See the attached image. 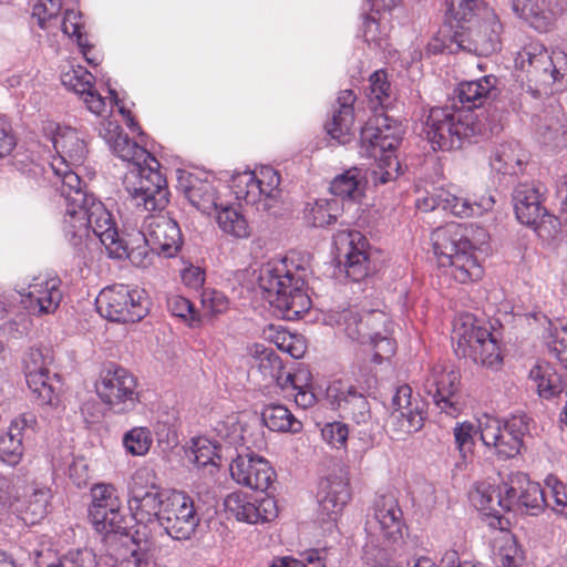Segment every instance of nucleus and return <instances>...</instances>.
<instances>
[{"label": "nucleus", "instance_id": "7ed1b4c3", "mask_svg": "<svg viewBox=\"0 0 567 567\" xmlns=\"http://www.w3.org/2000/svg\"><path fill=\"white\" fill-rule=\"evenodd\" d=\"M327 320L351 340L372 344L374 363L388 361L396 352V342L390 336L392 321L383 311L371 310L361 315L355 307L332 309Z\"/></svg>", "mask_w": 567, "mask_h": 567}, {"label": "nucleus", "instance_id": "b1692460", "mask_svg": "<svg viewBox=\"0 0 567 567\" xmlns=\"http://www.w3.org/2000/svg\"><path fill=\"white\" fill-rule=\"evenodd\" d=\"M513 202L517 219L526 226L538 229L545 217L550 223L554 219L553 216L546 213L540 188L534 183L518 184L513 193Z\"/></svg>", "mask_w": 567, "mask_h": 567}, {"label": "nucleus", "instance_id": "ea45409f", "mask_svg": "<svg viewBox=\"0 0 567 567\" xmlns=\"http://www.w3.org/2000/svg\"><path fill=\"white\" fill-rule=\"evenodd\" d=\"M264 424L272 432L298 434L303 424L282 404H270L261 412Z\"/></svg>", "mask_w": 567, "mask_h": 567}, {"label": "nucleus", "instance_id": "6e6d98bb", "mask_svg": "<svg viewBox=\"0 0 567 567\" xmlns=\"http://www.w3.org/2000/svg\"><path fill=\"white\" fill-rule=\"evenodd\" d=\"M359 175L360 172L358 168H350L343 174L337 176L330 185V190L333 195L338 197H353L358 190L359 186Z\"/></svg>", "mask_w": 567, "mask_h": 567}, {"label": "nucleus", "instance_id": "6ab92c4d", "mask_svg": "<svg viewBox=\"0 0 567 567\" xmlns=\"http://www.w3.org/2000/svg\"><path fill=\"white\" fill-rule=\"evenodd\" d=\"M338 256L344 259L347 276L353 281H360L368 275L369 243L358 230H339L333 237Z\"/></svg>", "mask_w": 567, "mask_h": 567}, {"label": "nucleus", "instance_id": "cd10ccee", "mask_svg": "<svg viewBox=\"0 0 567 567\" xmlns=\"http://www.w3.org/2000/svg\"><path fill=\"white\" fill-rule=\"evenodd\" d=\"M181 503L161 517L165 532L176 540L189 539L199 523L192 498H178Z\"/></svg>", "mask_w": 567, "mask_h": 567}, {"label": "nucleus", "instance_id": "72a5a7b5", "mask_svg": "<svg viewBox=\"0 0 567 567\" xmlns=\"http://www.w3.org/2000/svg\"><path fill=\"white\" fill-rule=\"evenodd\" d=\"M495 83L496 78L493 75L461 82L455 90V100L460 104V110L472 113L473 110L482 107L495 90Z\"/></svg>", "mask_w": 567, "mask_h": 567}, {"label": "nucleus", "instance_id": "20e7f679", "mask_svg": "<svg viewBox=\"0 0 567 567\" xmlns=\"http://www.w3.org/2000/svg\"><path fill=\"white\" fill-rule=\"evenodd\" d=\"M433 247L439 264L449 268L447 274L454 281L467 285L483 278L484 268L462 225L450 223L437 228L433 233Z\"/></svg>", "mask_w": 567, "mask_h": 567}, {"label": "nucleus", "instance_id": "3c124183", "mask_svg": "<svg viewBox=\"0 0 567 567\" xmlns=\"http://www.w3.org/2000/svg\"><path fill=\"white\" fill-rule=\"evenodd\" d=\"M153 444L151 430L146 426H136L123 436V445L127 453L134 456H144Z\"/></svg>", "mask_w": 567, "mask_h": 567}, {"label": "nucleus", "instance_id": "f257e3e1", "mask_svg": "<svg viewBox=\"0 0 567 567\" xmlns=\"http://www.w3.org/2000/svg\"><path fill=\"white\" fill-rule=\"evenodd\" d=\"M68 213L63 216V230L72 238L87 237L92 231L105 247L110 258H127L135 267L146 269L153 265L156 250L152 248L142 231L127 235V239L120 237L115 220L99 199L89 198L87 210L85 197L79 190L73 193Z\"/></svg>", "mask_w": 567, "mask_h": 567}, {"label": "nucleus", "instance_id": "0e129e2a", "mask_svg": "<svg viewBox=\"0 0 567 567\" xmlns=\"http://www.w3.org/2000/svg\"><path fill=\"white\" fill-rule=\"evenodd\" d=\"M319 493L324 496H341L349 493V482L343 474H331L319 482Z\"/></svg>", "mask_w": 567, "mask_h": 567}, {"label": "nucleus", "instance_id": "9d476101", "mask_svg": "<svg viewBox=\"0 0 567 567\" xmlns=\"http://www.w3.org/2000/svg\"><path fill=\"white\" fill-rule=\"evenodd\" d=\"M94 388L101 402L117 414L130 413L142 403L143 392L137 377L118 364L103 369Z\"/></svg>", "mask_w": 567, "mask_h": 567}, {"label": "nucleus", "instance_id": "bb28decb", "mask_svg": "<svg viewBox=\"0 0 567 567\" xmlns=\"http://www.w3.org/2000/svg\"><path fill=\"white\" fill-rule=\"evenodd\" d=\"M224 507L249 524L269 522L278 515L276 498H224Z\"/></svg>", "mask_w": 567, "mask_h": 567}, {"label": "nucleus", "instance_id": "a878e982", "mask_svg": "<svg viewBox=\"0 0 567 567\" xmlns=\"http://www.w3.org/2000/svg\"><path fill=\"white\" fill-rule=\"evenodd\" d=\"M37 417L33 413H22L14 417L7 432L0 435V460L10 466L18 465L23 456V439L34 432Z\"/></svg>", "mask_w": 567, "mask_h": 567}, {"label": "nucleus", "instance_id": "e433bc0d", "mask_svg": "<svg viewBox=\"0 0 567 567\" xmlns=\"http://www.w3.org/2000/svg\"><path fill=\"white\" fill-rule=\"evenodd\" d=\"M439 205L444 210H449L454 216L461 218L478 217L489 210L494 205L492 196L482 198L481 202H471L468 198L458 196L450 189L440 188L437 190Z\"/></svg>", "mask_w": 567, "mask_h": 567}, {"label": "nucleus", "instance_id": "ddd939ff", "mask_svg": "<svg viewBox=\"0 0 567 567\" xmlns=\"http://www.w3.org/2000/svg\"><path fill=\"white\" fill-rule=\"evenodd\" d=\"M514 501L516 498H481L482 511L487 508L486 505L492 509L485 515L488 518V526L493 529L491 546L497 567H520L523 561V553L516 538L506 527L508 520L501 515V511L511 509Z\"/></svg>", "mask_w": 567, "mask_h": 567}, {"label": "nucleus", "instance_id": "338daca9", "mask_svg": "<svg viewBox=\"0 0 567 567\" xmlns=\"http://www.w3.org/2000/svg\"><path fill=\"white\" fill-rule=\"evenodd\" d=\"M344 403V409L352 413L353 419H355L358 423L364 422L369 416V402L362 394H358L355 390H349Z\"/></svg>", "mask_w": 567, "mask_h": 567}, {"label": "nucleus", "instance_id": "58836bf2", "mask_svg": "<svg viewBox=\"0 0 567 567\" xmlns=\"http://www.w3.org/2000/svg\"><path fill=\"white\" fill-rule=\"evenodd\" d=\"M216 431L221 439L234 445H247V447L252 445L259 449L265 444V440L261 435L252 439L251 427L244 424L239 421L238 416L234 414L226 416L225 420L219 422Z\"/></svg>", "mask_w": 567, "mask_h": 567}, {"label": "nucleus", "instance_id": "393cba45", "mask_svg": "<svg viewBox=\"0 0 567 567\" xmlns=\"http://www.w3.org/2000/svg\"><path fill=\"white\" fill-rule=\"evenodd\" d=\"M62 84L79 95L86 109L95 115L106 111L105 99L95 89V76L81 65L70 66L61 74Z\"/></svg>", "mask_w": 567, "mask_h": 567}, {"label": "nucleus", "instance_id": "49530a36", "mask_svg": "<svg viewBox=\"0 0 567 567\" xmlns=\"http://www.w3.org/2000/svg\"><path fill=\"white\" fill-rule=\"evenodd\" d=\"M113 153L125 162L133 163L134 167L147 161L153 155L126 134L118 132L111 144Z\"/></svg>", "mask_w": 567, "mask_h": 567}, {"label": "nucleus", "instance_id": "052dcab7", "mask_svg": "<svg viewBox=\"0 0 567 567\" xmlns=\"http://www.w3.org/2000/svg\"><path fill=\"white\" fill-rule=\"evenodd\" d=\"M155 501L156 498H128L127 508L131 518L138 524L151 522L153 517L157 516L156 506L150 504L155 503Z\"/></svg>", "mask_w": 567, "mask_h": 567}, {"label": "nucleus", "instance_id": "473e14b6", "mask_svg": "<svg viewBox=\"0 0 567 567\" xmlns=\"http://www.w3.org/2000/svg\"><path fill=\"white\" fill-rule=\"evenodd\" d=\"M337 102L339 109L333 112L331 120L327 122L326 130L333 140L346 144L352 136L355 95L351 90H343L339 93Z\"/></svg>", "mask_w": 567, "mask_h": 567}, {"label": "nucleus", "instance_id": "a18cd8bd", "mask_svg": "<svg viewBox=\"0 0 567 567\" xmlns=\"http://www.w3.org/2000/svg\"><path fill=\"white\" fill-rule=\"evenodd\" d=\"M341 210L337 198L318 199L307 208L306 217L312 226L324 227L336 223Z\"/></svg>", "mask_w": 567, "mask_h": 567}, {"label": "nucleus", "instance_id": "4c0bfd02", "mask_svg": "<svg viewBox=\"0 0 567 567\" xmlns=\"http://www.w3.org/2000/svg\"><path fill=\"white\" fill-rule=\"evenodd\" d=\"M446 19L453 32L470 28L483 17L484 9L478 0H445Z\"/></svg>", "mask_w": 567, "mask_h": 567}, {"label": "nucleus", "instance_id": "aec40b11", "mask_svg": "<svg viewBox=\"0 0 567 567\" xmlns=\"http://www.w3.org/2000/svg\"><path fill=\"white\" fill-rule=\"evenodd\" d=\"M480 496H544V489L537 482H533L523 472H515L503 477L499 473L492 471L484 481L475 486Z\"/></svg>", "mask_w": 567, "mask_h": 567}, {"label": "nucleus", "instance_id": "f03ea898", "mask_svg": "<svg viewBox=\"0 0 567 567\" xmlns=\"http://www.w3.org/2000/svg\"><path fill=\"white\" fill-rule=\"evenodd\" d=\"M307 269L286 257L268 262L260 272L259 286L270 303L289 320L299 318L311 307L306 291Z\"/></svg>", "mask_w": 567, "mask_h": 567}, {"label": "nucleus", "instance_id": "680f3d73", "mask_svg": "<svg viewBox=\"0 0 567 567\" xmlns=\"http://www.w3.org/2000/svg\"><path fill=\"white\" fill-rule=\"evenodd\" d=\"M322 439L334 449H346L349 429L341 422L328 423L321 430Z\"/></svg>", "mask_w": 567, "mask_h": 567}, {"label": "nucleus", "instance_id": "4d7b16f0", "mask_svg": "<svg viewBox=\"0 0 567 567\" xmlns=\"http://www.w3.org/2000/svg\"><path fill=\"white\" fill-rule=\"evenodd\" d=\"M51 363L52 357L49 350L30 349L23 359L25 378L49 372Z\"/></svg>", "mask_w": 567, "mask_h": 567}, {"label": "nucleus", "instance_id": "a19ab883", "mask_svg": "<svg viewBox=\"0 0 567 567\" xmlns=\"http://www.w3.org/2000/svg\"><path fill=\"white\" fill-rule=\"evenodd\" d=\"M231 189L238 200L247 205H262L264 209L271 208L272 204L267 203L254 172H244L233 178Z\"/></svg>", "mask_w": 567, "mask_h": 567}, {"label": "nucleus", "instance_id": "6e6552de", "mask_svg": "<svg viewBox=\"0 0 567 567\" xmlns=\"http://www.w3.org/2000/svg\"><path fill=\"white\" fill-rule=\"evenodd\" d=\"M424 132L434 151L461 148L465 140L476 134L475 115L449 106L432 107Z\"/></svg>", "mask_w": 567, "mask_h": 567}, {"label": "nucleus", "instance_id": "5fc2aeb1", "mask_svg": "<svg viewBox=\"0 0 567 567\" xmlns=\"http://www.w3.org/2000/svg\"><path fill=\"white\" fill-rule=\"evenodd\" d=\"M258 184L262 190V196L267 203H271L279 194L280 175L270 166H261L254 171Z\"/></svg>", "mask_w": 567, "mask_h": 567}, {"label": "nucleus", "instance_id": "f8f14e48", "mask_svg": "<svg viewBox=\"0 0 567 567\" xmlns=\"http://www.w3.org/2000/svg\"><path fill=\"white\" fill-rule=\"evenodd\" d=\"M516 68L529 75V81L551 85L567 75V53L553 49L548 53L538 40H529L515 58Z\"/></svg>", "mask_w": 567, "mask_h": 567}, {"label": "nucleus", "instance_id": "8fccbe9b", "mask_svg": "<svg viewBox=\"0 0 567 567\" xmlns=\"http://www.w3.org/2000/svg\"><path fill=\"white\" fill-rule=\"evenodd\" d=\"M194 462L198 467H217L221 461L220 446L205 436L193 439Z\"/></svg>", "mask_w": 567, "mask_h": 567}, {"label": "nucleus", "instance_id": "864d4df0", "mask_svg": "<svg viewBox=\"0 0 567 567\" xmlns=\"http://www.w3.org/2000/svg\"><path fill=\"white\" fill-rule=\"evenodd\" d=\"M272 340L277 348L288 353L291 358L300 359L307 351V343L302 336L290 333L287 330L276 331Z\"/></svg>", "mask_w": 567, "mask_h": 567}, {"label": "nucleus", "instance_id": "1a4fd4ad", "mask_svg": "<svg viewBox=\"0 0 567 567\" xmlns=\"http://www.w3.org/2000/svg\"><path fill=\"white\" fill-rule=\"evenodd\" d=\"M255 358L258 371L268 382H275L287 395H291L298 406L308 409L316 403L312 391L311 373L306 369L286 372L281 359L272 349L262 346L255 347Z\"/></svg>", "mask_w": 567, "mask_h": 567}, {"label": "nucleus", "instance_id": "79ce46f5", "mask_svg": "<svg viewBox=\"0 0 567 567\" xmlns=\"http://www.w3.org/2000/svg\"><path fill=\"white\" fill-rule=\"evenodd\" d=\"M370 92L369 102L371 107L377 112L379 109L384 110L391 105L392 102V87L388 80V74L384 70H377L369 78ZM375 115H384L383 112L375 113Z\"/></svg>", "mask_w": 567, "mask_h": 567}, {"label": "nucleus", "instance_id": "2eb2a0df", "mask_svg": "<svg viewBox=\"0 0 567 567\" xmlns=\"http://www.w3.org/2000/svg\"><path fill=\"white\" fill-rule=\"evenodd\" d=\"M89 514L99 533L116 535L122 534L127 527L126 515L120 498H93ZM121 540H123V545L127 547L126 551L130 554V557L126 558L127 563H133L134 567H144L146 555L141 546L130 540L126 535H121Z\"/></svg>", "mask_w": 567, "mask_h": 567}, {"label": "nucleus", "instance_id": "423d86ee", "mask_svg": "<svg viewBox=\"0 0 567 567\" xmlns=\"http://www.w3.org/2000/svg\"><path fill=\"white\" fill-rule=\"evenodd\" d=\"M401 138V125L389 116L370 117L361 128L362 146L378 161L372 172L375 184H386L400 175L401 165L394 152Z\"/></svg>", "mask_w": 567, "mask_h": 567}, {"label": "nucleus", "instance_id": "2f4dec72", "mask_svg": "<svg viewBox=\"0 0 567 567\" xmlns=\"http://www.w3.org/2000/svg\"><path fill=\"white\" fill-rule=\"evenodd\" d=\"M179 187L188 202L204 214L217 210V195L214 185L197 175L186 173L179 176Z\"/></svg>", "mask_w": 567, "mask_h": 567}, {"label": "nucleus", "instance_id": "37998d69", "mask_svg": "<svg viewBox=\"0 0 567 567\" xmlns=\"http://www.w3.org/2000/svg\"><path fill=\"white\" fill-rule=\"evenodd\" d=\"M27 384L40 404H54L58 401L56 383L60 382L56 374L49 372L33 374L25 378Z\"/></svg>", "mask_w": 567, "mask_h": 567}, {"label": "nucleus", "instance_id": "f704fd0d", "mask_svg": "<svg viewBox=\"0 0 567 567\" xmlns=\"http://www.w3.org/2000/svg\"><path fill=\"white\" fill-rule=\"evenodd\" d=\"M528 380L542 399L550 400L563 392L567 394V373L560 375L549 362L538 361L529 370Z\"/></svg>", "mask_w": 567, "mask_h": 567}, {"label": "nucleus", "instance_id": "9b49d317", "mask_svg": "<svg viewBox=\"0 0 567 567\" xmlns=\"http://www.w3.org/2000/svg\"><path fill=\"white\" fill-rule=\"evenodd\" d=\"M99 313L113 322L134 323L150 311L147 293L138 287L115 284L102 289L96 298Z\"/></svg>", "mask_w": 567, "mask_h": 567}, {"label": "nucleus", "instance_id": "c85d7f7f", "mask_svg": "<svg viewBox=\"0 0 567 567\" xmlns=\"http://www.w3.org/2000/svg\"><path fill=\"white\" fill-rule=\"evenodd\" d=\"M514 13L538 32H548L555 24L554 0H511Z\"/></svg>", "mask_w": 567, "mask_h": 567}, {"label": "nucleus", "instance_id": "de8ad7c7", "mask_svg": "<svg viewBox=\"0 0 567 567\" xmlns=\"http://www.w3.org/2000/svg\"><path fill=\"white\" fill-rule=\"evenodd\" d=\"M468 359L475 363L493 370H498L502 367L503 357L501 353V348L491 331L489 337L484 338L478 347L474 348V351Z\"/></svg>", "mask_w": 567, "mask_h": 567}, {"label": "nucleus", "instance_id": "412c9836", "mask_svg": "<svg viewBox=\"0 0 567 567\" xmlns=\"http://www.w3.org/2000/svg\"><path fill=\"white\" fill-rule=\"evenodd\" d=\"M234 481L256 492H267L272 485L276 473L270 463L256 455L238 456L229 465Z\"/></svg>", "mask_w": 567, "mask_h": 567}, {"label": "nucleus", "instance_id": "c756f323", "mask_svg": "<svg viewBox=\"0 0 567 567\" xmlns=\"http://www.w3.org/2000/svg\"><path fill=\"white\" fill-rule=\"evenodd\" d=\"M381 535L391 543H398L403 538L404 522L402 511L396 498H379L373 506V520Z\"/></svg>", "mask_w": 567, "mask_h": 567}, {"label": "nucleus", "instance_id": "09e8293b", "mask_svg": "<svg viewBox=\"0 0 567 567\" xmlns=\"http://www.w3.org/2000/svg\"><path fill=\"white\" fill-rule=\"evenodd\" d=\"M131 491L134 496H161L162 494L159 480L148 467L135 471L131 481Z\"/></svg>", "mask_w": 567, "mask_h": 567}, {"label": "nucleus", "instance_id": "f3484780", "mask_svg": "<svg viewBox=\"0 0 567 567\" xmlns=\"http://www.w3.org/2000/svg\"><path fill=\"white\" fill-rule=\"evenodd\" d=\"M18 293L23 298L25 308L34 316L54 313L62 299V280L58 276L39 274L22 282Z\"/></svg>", "mask_w": 567, "mask_h": 567}, {"label": "nucleus", "instance_id": "c9c22d12", "mask_svg": "<svg viewBox=\"0 0 567 567\" xmlns=\"http://www.w3.org/2000/svg\"><path fill=\"white\" fill-rule=\"evenodd\" d=\"M527 163L528 153L515 141L499 144L489 157L491 167L503 175H518Z\"/></svg>", "mask_w": 567, "mask_h": 567}, {"label": "nucleus", "instance_id": "39448f33", "mask_svg": "<svg viewBox=\"0 0 567 567\" xmlns=\"http://www.w3.org/2000/svg\"><path fill=\"white\" fill-rule=\"evenodd\" d=\"M53 146L59 154V159L51 164L53 171L52 183L60 192L65 202V213L73 203L72 194L78 192L82 193L85 197V205H90L89 198L97 199L94 195L87 194L85 184L80 178L79 174L74 172L71 166H80L84 163L87 155V146L81 134L73 127L59 126L52 138ZM82 207V205L80 204Z\"/></svg>", "mask_w": 567, "mask_h": 567}, {"label": "nucleus", "instance_id": "69168bd1", "mask_svg": "<svg viewBox=\"0 0 567 567\" xmlns=\"http://www.w3.org/2000/svg\"><path fill=\"white\" fill-rule=\"evenodd\" d=\"M200 301L207 311L213 315L223 313L228 309V298L216 289L206 288L200 295Z\"/></svg>", "mask_w": 567, "mask_h": 567}, {"label": "nucleus", "instance_id": "0eeeda50", "mask_svg": "<svg viewBox=\"0 0 567 567\" xmlns=\"http://www.w3.org/2000/svg\"><path fill=\"white\" fill-rule=\"evenodd\" d=\"M124 184L132 204L141 212L162 213L169 203L167 182L154 156L131 169Z\"/></svg>", "mask_w": 567, "mask_h": 567}, {"label": "nucleus", "instance_id": "bf43d9fd", "mask_svg": "<svg viewBox=\"0 0 567 567\" xmlns=\"http://www.w3.org/2000/svg\"><path fill=\"white\" fill-rule=\"evenodd\" d=\"M62 0H38L33 7V17L42 29L49 28L50 23L59 17L62 10Z\"/></svg>", "mask_w": 567, "mask_h": 567}, {"label": "nucleus", "instance_id": "c03bdc74", "mask_svg": "<svg viewBox=\"0 0 567 567\" xmlns=\"http://www.w3.org/2000/svg\"><path fill=\"white\" fill-rule=\"evenodd\" d=\"M217 213L216 221L219 228L236 238H247L250 235L248 223L244 215L231 206H225L215 210Z\"/></svg>", "mask_w": 567, "mask_h": 567}, {"label": "nucleus", "instance_id": "4be33fe9", "mask_svg": "<svg viewBox=\"0 0 567 567\" xmlns=\"http://www.w3.org/2000/svg\"><path fill=\"white\" fill-rule=\"evenodd\" d=\"M143 235L157 254L171 258L182 247V233L178 224L162 215V213L148 214L145 220Z\"/></svg>", "mask_w": 567, "mask_h": 567}, {"label": "nucleus", "instance_id": "774afa93", "mask_svg": "<svg viewBox=\"0 0 567 567\" xmlns=\"http://www.w3.org/2000/svg\"><path fill=\"white\" fill-rule=\"evenodd\" d=\"M475 432V426L467 421L456 423L453 429L456 447L463 457H465L466 451H470L474 445Z\"/></svg>", "mask_w": 567, "mask_h": 567}, {"label": "nucleus", "instance_id": "dca6fc26", "mask_svg": "<svg viewBox=\"0 0 567 567\" xmlns=\"http://www.w3.org/2000/svg\"><path fill=\"white\" fill-rule=\"evenodd\" d=\"M478 431L483 444L499 458H512L519 453L523 444L520 420L514 417L502 422L484 414L478 419Z\"/></svg>", "mask_w": 567, "mask_h": 567}, {"label": "nucleus", "instance_id": "4468645a", "mask_svg": "<svg viewBox=\"0 0 567 567\" xmlns=\"http://www.w3.org/2000/svg\"><path fill=\"white\" fill-rule=\"evenodd\" d=\"M503 25L498 17L491 9H484L483 17L476 22L452 33L450 44H444V49L450 53L460 50L477 55H491L501 48V33Z\"/></svg>", "mask_w": 567, "mask_h": 567}, {"label": "nucleus", "instance_id": "603ef678", "mask_svg": "<svg viewBox=\"0 0 567 567\" xmlns=\"http://www.w3.org/2000/svg\"><path fill=\"white\" fill-rule=\"evenodd\" d=\"M167 307L174 317L181 318L188 327L200 324V316L194 305L183 296L175 295L167 299Z\"/></svg>", "mask_w": 567, "mask_h": 567}, {"label": "nucleus", "instance_id": "5701e85b", "mask_svg": "<svg viewBox=\"0 0 567 567\" xmlns=\"http://www.w3.org/2000/svg\"><path fill=\"white\" fill-rule=\"evenodd\" d=\"M392 419L395 421L398 431L413 433L420 431L424 425L423 403L409 384L396 388L392 398Z\"/></svg>", "mask_w": 567, "mask_h": 567}, {"label": "nucleus", "instance_id": "a211bd4d", "mask_svg": "<svg viewBox=\"0 0 567 567\" xmlns=\"http://www.w3.org/2000/svg\"><path fill=\"white\" fill-rule=\"evenodd\" d=\"M460 384L457 370L437 364L432 368L425 386L441 412L455 417L463 406L458 395Z\"/></svg>", "mask_w": 567, "mask_h": 567}, {"label": "nucleus", "instance_id": "e2e57ef3", "mask_svg": "<svg viewBox=\"0 0 567 567\" xmlns=\"http://www.w3.org/2000/svg\"><path fill=\"white\" fill-rule=\"evenodd\" d=\"M21 502L20 506H24L25 511L22 513L21 518L25 524H35L47 515V501L45 498H16Z\"/></svg>", "mask_w": 567, "mask_h": 567}, {"label": "nucleus", "instance_id": "13d9d810", "mask_svg": "<svg viewBox=\"0 0 567 567\" xmlns=\"http://www.w3.org/2000/svg\"><path fill=\"white\" fill-rule=\"evenodd\" d=\"M83 28L82 14L73 9H66L61 22V29L68 37H74L79 47L84 48L86 45V35L82 32Z\"/></svg>", "mask_w": 567, "mask_h": 567}, {"label": "nucleus", "instance_id": "7c9ffc66", "mask_svg": "<svg viewBox=\"0 0 567 567\" xmlns=\"http://www.w3.org/2000/svg\"><path fill=\"white\" fill-rule=\"evenodd\" d=\"M489 337V330L481 324L471 313L460 315L454 322L453 340L455 353L463 358H470L474 348Z\"/></svg>", "mask_w": 567, "mask_h": 567}]
</instances>
